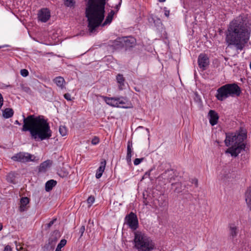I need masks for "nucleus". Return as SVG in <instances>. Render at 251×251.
Returning <instances> with one entry per match:
<instances>
[{
    "instance_id": "1",
    "label": "nucleus",
    "mask_w": 251,
    "mask_h": 251,
    "mask_svg": "<svg viewBox=\"0 0 251 251\" xmlns=\"http://www.w3.org/2000/svg\"><path fill=\"white\" fill-rule=\"evenodd\" d=\"M251 34L246 15H240L232 20L226 32V41L228 45L234 46L242 50L248 43Z\"/></svg>"
},
{
    "instance_id": "2",
    "label": "nucleus",
    "mask_w": 251,
    "mask_h": 251,
    "mask_svg": "<svg viewBox=\"0 0 251 251\" xmlns=\"http://www.w3.org/2000/svg\"><path fill=\"white\" fill-rule=\"evenodd\" d=\"M23 116L24 125L22 130L29 131L32 138L42 141L51 136L52 132L49 124L43 116L30 115L26 118L24 115Z\"/></svg>"
},
{
    "instance_id": "3",
    "label": "nucleus",
    "mask_w": 251,
    "mask_h": 251,
    "mask_svg": "<svg viewBox=\"0 0 251 251\" xmlns=\"http://www.w3.org/2000/svg\"><path fill=\"white\" fill-rule=\"evenodd\" d=\"M106 0H87L85 14L90 32L100 26L104 17Z\"/></svg>"
},
{
    "instance_id": "4",
    "label": "nucleus",
    "mask_w": 251,
    "mask_h": 251,
    "mask_svg": "<svg viewBox=\"0 0 251 251\" xmlns=\"http://www.w3.org/2000/svg\"><path fill=\"white\" fill-rule=\"evenodd\" d=\"M134 246L138 251H151L154 244L150 237L145 233L136 231L134 232Z\"/></svg>"
},
{
    "instance_id": "5",
    "label": "nucleus",
    "mask_w": 251,
    "mask_h": 251,
    "mask_svg": "<svg viewBox=\"0 0 251 251\" xmlns=\"http://www.w3.org/2000/svg\"><path fill=\"white\" fill-rule=\"evenodd\" d=\"M241 93V88L236 83L226 84L217 89L216 97L218 100L223 101L229 97H238Z\"/></svg>"
},
{
    "instance_id": "6",
    "label": "nucleus",
    "mask_w": 251,
    "mask_h": 251,
    "mask_svg": "<svg viewBox=\"0 0 251 251\" xmlns=\"http://www.w3.org/2000/svg\"><path fill=\"white\" fill-rule=\"evenodd\" d=\"M105 102L108 105L117 107L129 108L131 107V103L126 97H103Z\"/></svg>"
},
{
    "instance_id": "7",
    "label": "nucleus",
    "mask_w": 251,
    "mask_h": 251,
    "mask_svg": "<svg viewBox=\"0 0 251 251\" xmlns=\"http://www.w3.org/2000/svg\"><path fill=\"white\" fill-rule=\"evenodd\" d=\"M247 138L246 133L239 132L226 133L225 142L227 147L237 145L243 143Z\"/></svg>"
},
{
    "instance_id": "8",
    "label": "nucleus",
    "mask_w": 251,
    "mask_h": 251,
    "mask_svg": "<svg viewBox=\"0 0 251 251\" xmlns=\"http://www.w3.org/2000/svg\"><path fill=\"white\" fill-rule=\"evenodd\" d=\"M177 178L175 172L172 169L166 170L158 177V180L164 185L176 180Z\"/></svg>"
},
{
    "instance_id": "9",
    "label": "nucleus",
    "mask_w": 251,
    "mask_h": 251,
    "mask_svg": "<svg viewBox=\"0 0 251 251\" xmlns=\"http://www.w3.org/2000/svg\"><path fill=\"white\" fill-rule=\"evenodd\" d=\"M125 224L133 229L136 230L138 227V220L137 215L131 212L125 217Z\"/></svg>"
},
{
    "instance_id": "10",
    "label": "nucleus",
    "mask_w": 251,
    "mask_h": 251,
    "mask_svg": "<svg viewBox=\"0 0 251 251\" xmlns=\"http://www.w3.org/2000/svg\"><path fill=\"white\" fill-rule=\"evenodd\" d=\"M32 157L33 155L28 152H20L12 156L11 159L14 161L25 163L33 161Z\"/></svg>"
},
{
    "instance_id": "11",
    "label": "nucleus",
    "mask_w": 251,
    "mask_h": 251,
    "mask_svg": "<svg viewBox=\"0 0 251 251\" xmlns=\"http://www.w3.org/2000/svg\"><path fill=\"white\" fill-rule=\"evenodd\" d=\"M198 63L199 68L204 71L207 69L209 65V58L205 53H201L198 58Z\"/></svg>"
},
{
    "instance_id": "12",
    "label": "nucleus",
    "mask_w": 251,
    "mask_h": 251,
    "mask_svg": "<svg viewBox=\"0 0 251 251\" xmlns=\"http://www.w3.org/2000/svg\"><path fill=\"white\" fill-rule=\"evenodd\" d=\"M246 145L244 143L229 147L226 152L229 153L232 156H237L243 150H245Z\"/></svg>"
},
{
    "instance_id": "13",
    "label": "nucleus",
    "mask_w": 251,
    "mask_h": 251,
    "mask_svg": "<svg viewBox=\"0 0 251 251\" xmlns=\"http://www.w3.org/2000/svg\"><path fill=\"white\" fill-rule=\"evenodd\" d=\"M50 17V11L48 8H42L39 11L38 14V20L42 22H47Z\"/></svg>"
},
{
    "instance_id": "14",
    "label": "nucleus",
    "mask_w": 251,
    "mask_h": 251,
    "mask_svg": "<svg viewBox=\"0 0 251 251\" xmlns=\"http://www.w3.org/2000/svg\"><path fill=\"white\" fill-rule=\"evenodd\" d=\"M124 45L123 41L120 38L115 40L109 41L108 43V47L112 50L121 49Z\"/></svg>"
},
{
    "instance_id": "15",
    "label": "nucleus",
    "mask_w": 251,
    "mask_h": 251,
    "mask_svg": "<svg viewBox=\"0 0 251 251\" xmlns=\"http://www.w3.org/2000/svg\"><path fill=\"white\" fill-rule=\"evenodd\" d=\"M209 117V123L212 126L216 125L218 123L219 119V116L218 114L213 110H210L208 114Z\"/></svg>"
},
{
    "instance_id": "16",
    "label": "nucleus",
    "mask_w": 251,
    "mask_h": 251,
    "mask_svg": "<svg viewBox=\"0 0 251 251\" xmlns=\"http://www.w3.org/2000/svg\"><path fill=\"white\" fill-rule=\"evenodd\" d=\"M106 164V161L105 159H102L100 162V166L97 170L96 174V177L97 178H100L102 175L103 172L104 171L105 166Z\"/></svg>"
},
{
    "instance_id": "17",
    "label": "nucleus",
    "mask_w": 251,
    "mask_h": 251,
    "mask_svg": "<svg viewBox=\"0 0 251 251\" xmlns=\"http://www.w3.org/2000/svg\"><path fill=\"white\" fill-rule=\"evenodd\" d=\"M229 227V235L231 239L235 238L238 233V229L237 227L233 224H229L228 225Z\"/></svg>"
},
{
    "instance_id": "18",
    "label": "nucleus",
    "mask_w": 251,
    "mask_h": 251,
    "mask_svg": "<svg viewBox=\"0 0 251 251\" xmlns=\"http://www.w3.org/2000/svg\"><path fill=\"white\" fill-rule=\"evenodd\" d=\"M29 202V200L27 197H23L21 199L20 201V206L19 210L21 212H23L27 210V205Z\"/></svg>"
},
{
    "instance_id": "19",
    "label": "nucleus",
    "mask_w": 251,
    "mask_h": 251,
    "mask_svg": "<svg viewBox=\"0 0 251 251\" xmlns=\"http://www.w3.org/2000/svg\"><path fill=\"white\" fill-rule=\"evenodd\" d=\"M52 164V161L50 160H47L42 163L39 167V172H45L47 169L49 168Z\"/></svg>"
},
{
    "instance_id": "20",
    "label": "nucleus",
    "mask_w": 251,
    "mask_h": 251,
    "mask_svg": "<svg viewBox=\"0 0 251 251\" xmlns=\"http://www.w3.org/2000/svg\"><path fill=\"white\" fill-rule=\"evenodd\" d=\"M124 42L126 47H133L135 45L136 39L132 37L124 38Z\"/></svg>"
},
{
    "instance_id": "21",
    "label": "nucleus",
    "mask_w": 251,
    "mask_h": 251,
    "mask_svg": "<svg viewBox=\"0 0 251 251\" xmlns=\"http://www.w3.org/2000/svg\"><path fill=\"white\" fill-rule=\"evenodd\" d=\"M245 200L248 207L251 210V188H249L245 193Z\"/></svg>"
},
{
    "instance_id": "22",
    "label": "nucleus",
    "mask_w": 251,
    "mask_h": 251,
    "mask_svg": "<svg viewBox=\"0 0 251 251\" xmlns=\"http://www.w3.org/2000/svg\"><path fill=\"white\" fill-rule=\"evenodd\" d=\"M14 114V111L12 108H6L2 111V116L5 119L12 117Z\"/></svg>"
},
{
    "instance_id": "23",
    "label": "nucleus",
    "mask_w": 251,
    "mask_h": 251,
    "mask_svg": "<svg viewBox=\"0 0 251 251\" xmlns=\"http://www.w3.org/2000/svg\"><path fill=\"white\" fill-rule=\"evenodd\" d=\"M57 184L56 181L51 179L48 181L45 184V189L47 192H49L51 190L53 187H54Z\"/></svg>"
},
{
    "instance_id": "24",
    "label": "nucleus",
    "mask_w": 251,
    "mask_h": 251,
    "mask_svg": "<svg viewBox=\"0 0 251 251\" xmlns=\"http://www.w3.org/2000/svg\"><path fill=\"white\" fill-rule=\"evenodd\" d=\"M16 176V174L14 172H11L7 175L6 176V179L9 183L15 184Z\"/></svg>"
},
{
    "instance_id": "25",
    "label": "nucleus",
    "mask_w": 251,
    "mask_h": 251,
    "mask_svg": "<svg viewBox=\"0 0 251 251\" xmlns=\"http://www.w3.org/2000/svg\"><path fill=\"white\" fill-rule=\"evenodd\" d=\"M53 81L57 86L60 87L61 89L64 87L65 80L63 77L61 76H58L55 77Z\"/></svg>"
},
{
    "instance_id": "26",
    "label": "nucleus",
    "mask_w": 251,
    "mask_h": 251,
    "mask_svg": "<svg viewBox=\"0 0 251 251\" xmlns=\"http://www.w3.org/2000/svg\"><path fill=\"white\" fill-rule=\"evenodd\" d=\"M132 144L131 141H128L127 146V154H126V160L128 161H130L131 157L132 156Z\"/></svg>"
},
{
    "instance_id": "27",
    "label": "nucleus",
    "mask_w": 251,
    "mask_h": 251,
    "mask_svg": "<svg viewBox=\"0 0 251 251\" xmlns=\"http://www.w3.org/2000/svg\"><path fill=\"white\" fill-rule=\"evenodd\" d=\"M116 79L117 82L119 84V89L120 90L123 89V86H124V82L125 81L123 75L120 74H118L116 76Z\"/></svg>"
},
{
    "instance_id": "28",
    "label": "nucleus",
    "mask_w": 251,
    "mask_h": 251,
    "mask_svg": "<svg viewBox=\"0 0 251 251\" xmlns=\"http://www.w3.org/2000/svg\"><path fill=\"white\" fill-rule=\"evenodd\" d=\"M172 186L173 188L175 187L174 191L178 193L181 192L182 191V184L181 182H176L175 183H172Z\"/></svg>"
},
{
    "instance_id": "29",
    "label": "nucleus",
    "mask_w": 251,
    "mask_h": 251,
    "mask_svg": "<svg viewBox=\"0 0 251 251\" xmlns=\"http://www.w3.org/2000/svg\"><path fill=\"white\" fill-rule=\"evenodd\" d=\"M67 241L65 239H62L58 244L55 251H61V248L65 246Z\"/></svg>"
},
{
    "instance_id": "30",
    "label": "nucleus",
    "mask_w": 251,
    "mask_h": 251,
    "mask_svg": "<svg viewBox=\"0 0 251 251\" xmlns=\"http://www.w3.org/2000/svg\"><path fill=\"white\" fill-rule=\"evenodd\" d=\"M75 3V0H64V4L67 7H74Z\"/></svg>"
},
{
    "instance_id": "31",
    "label": "nucleus",
    "mask_w": 251,
    "mask_h": 251,
    "mask_svg": "<svg viewBox=\"0 0 251 251\" xmlns=\"http://www.w3.org/2000/svg\"><path fill=\"white\" fill-rule=\"evenodd\" d=\"M60 134L62 136H64L67 135V130L65 126H60L59 129Z\"/></svg>"
},
{
    "instance_id": "32",
    "label": "nucleus",
    "mask_w": 251,
    "mask_h": 251,
    "mask_svg": "<svg viewBox=\"0 0 251 251\" xmlns=\"http://www.w3.org/2000/svg\"><path fill=\"white\" fill-rule=\"evenodd\" d=\"M112 19H113L112 15L108 14V16H107L104 23L103 24V25H104L108 24L110 23L112 20Z\"/></svg>"
},
{
    "instance_id": "33",
    "label": "nucleus",
    "mask_w": 251,
    "mask_h": 251,
    "mask_svg": "<svg viewBox=\"0 0 251 251\" xmlns=\"http://www.w3.org/2000/svg\"><path fill=\"white\" fill-rule=\"evenodd\" d=\"M20 73L21 75L24 77L27 76L29 74L28 71L26 69H22L20 71Z\"/></svg>"
},
{
    "instance_id": "34",
    "label": "nucleus",
    "mask_w": 251,
    "mask_h": 251,
    "mask_svg": "<svg viewBox=\"0 0 251 251\" xmlns=\"http://www.w3.org/2000/svg\"><path fill=\"white\" fill-rule=\"evenodd\" d=\"M100 142L99 138L97 137H94L92 140L91 143L93 145H97Z\"/></svg>"
},
{
    "instance_id": "35",
    "label": "nucleus",
    "mask_w": 251,
    "mask_h": 251,
    "mask_svg": "<svg viewBox=\"0 0 251 251\" xmlns=\"http://www.w3.org/2000/svg\"><path fill=\"white\" fill-rule=\"evenodd\" d=\"M144 158H136L134 161V164L135 165H139L143 160Z\"/></svg>"
},
{
    "instance_id": "36",
    "label": "nucleus",
    "mask_w": 251,
    "mask_h": 251,
    "mask_svg": "<svg viewBox=\"0 0 251 251\" xmlns=\"http://www.w3.org/2000/svg\"><path fill=\"white\" fill-rule=\"evenodd\" d=\"M85 226H82L80 227V228L79 229V233L80 234V238H81L82 236V235L85 231Z\"/></svg>"
},
{
    "instance_id": "37",
    "label": "nucleus",
    "mask_w": 251,
    "mask_h": 251,
    "mask_svg": "<svg viewBox=\"0 0 251 251\" xmlns=\"http://www.w3.org/2000/svg\"><path fill=\"white\" fill-rule=\"evenodd\" d=\"M95 201V198L93 196L89 197L87 199V202L89 204H92Z\"/></svg>"
},
{
    "instance_id": "38",
    "label": "nucleus",
    "mask_w": 251,
    "mask_h": 251,
    "mask_svg": "<svg viewBox=\"0 0 251 251\" xmlns=\"http://www.w3.org/2000/svg\"><path fill=\"white\" fill-rule=\"evenodd\" d=\"M64 97L66 100H71V95L69 93L65 94Z\"/></svg>"
},
{
    "instance_id": "39",
    "label": "nucleus",
    "mask_w": 251,
    "mask_h": 251,
    "mask_svg": "<svg viewBox=\"0 0 251 251\" xmlns=\"http://www.w3.org/2000/svg\"><path fill=\"white\" fill-rule=\"evenodd\" d=\"M3 98L2 95L0 93V109H1L2 106L3 105Z\"/></svg>"
},
{
    "instance_id": "40",
    "label": "nucleus",
    "mask_w": 251,
    "mask_h": 251,
    "mask_svg": "<svg viewBox=\"0 0 251 251\" xmlns=\"http://www.w3.org/2000/svg\"><path fill=\"white\" fill-rule=\"evenodd\" d=\"M3 251H12V248L9 245H6Z\"/></svg>"
},
{
    "instance_id": "41",
    "label": "nucleus",
    "mask_w": 251,
    "mask_h": 251,
    "mask_svg": "<svg viewBox=\"0 0 251 251\" xmlns=\"http://www.w3.org/2000/svg\"><path fill=\"white\" fill-rule=\"evenodd\" d=\"M56 221V219H53L48 224V227H50L54 223V222Z\"/></svg>"
},
{
    "instance_id": "42",
    "label": "nucleus",
    "mask_w": 251,
    "mask_h": 251,
    "mask_svg": "<svg viewBox=\"0 0 251 251\" xmlns=\"http://www.w3.org/2000/svg\"><path fill=\"white\" fill-rule=\"evenodd\" d=\"M16 249L18 251H25L23 247L18 248V246H16Z\"/></svg>"
},
{
    "instance_id": "43",
    "label": "nucleus",
    "mask_w": 251,
    "mask_h": 251,
    "mask_svg": "<svg viewBox=\"0 0 251 251\" xmlns=\"http://www.w3.org/2000/svg\"><path fill=\"white\" fill-rule=\"evenodd\" d=\"M121 2H122V0H120V1L119 2V4H117L115 6V8L117 9V10L118 11L119 9V7L121 5Z\"/></svg>"
},
{
    "instance_id": "44",
    "label": "nucleus",
    "mask_w": 251,
    "mask_h": 251,
    "mask_svg": "<svg viewBox=\"0 0 251 251\" xmlns=\"http://www.w3.org/2000/svg\"><path fill=\"white\" fill-rule=\"evenodd\" d=\"M152 169H150L149 171L147 172L145 175L150 176L151 172L152 171Z\"/></svg>"
},
{
    "instance_id": "45",
    "label": "nucleus",
    "mask_w": 251,
    "mask_h": 251,
    "mask_svg": "<svg viewBox=\"0 0 251 251\" xmlns=\"http://www.w3.org/2000/svg\"><path fill=\"white\" fill-rule=\"evenodd\" d=\"M193 182L195 183V184L196 186V187L198 186V180L197 179H193Z\"/></svg>"
},
{
    "instance_id": "46",
    "label": "nucleus",
    "mask_w": 251,
    "mask_h": 251,
    "mask_svg": "<svg viewBox=\"0 0 251 251\" xmlns=\"http://www.w3.org/2000/svg\"><path fill=\"white\" fill-rule=\"evenodd\" d=\"M169 11L166 10L165 12V15L166 16L168 17L169 15Z\"/></svg>"
},
{
    "instance_id": "47",
    "label": "nucleus",
    "mask_w": 251,
    "mask_h": 251,
    "mask_svg": "<svg viewBox=\"0 0 251 251\" xmlns=\"http://www.w3.org/2000/svg\"><path fill=\"white\" fill-rule=\"evenodd\" d=\"M108 14L109 15H112V17L113 16L114 14V11L113 10H111V12H110V13H109Z\"/></svg>"
},
{
    "instance_id": "48",
    "label": "nucleus",
    "mask_w": 251,
    "mask_h": 251,
    "mask_svg": "<svg viewBox=\"0 0 251 251\" xmlns=\"http://www.w3.org/2000/svg\"><path fill=\"white\" fill-rule=\"evenodd\" d=\"M15 124L19 125H21V123L18 120L15 121Z\"/></svg>"
},
{
    "instance_id": "49",
    "label": "nucleus",
    "mask_w": 251,
    "mask_h": 251,
    "mask_svg": "<svg viewBox=\"0 0 251 251\" xmlns=\"http://www.w3.org/2000/svg\"><path fill=\"white\" fill-rule=\"evenodd\" d=\"M2 226L1 224H0V231L2 229Z\"/></svg>"
},
{
    "instance_id": "50",
    "label": "nucleus",
    "mask_w": 251,
    "mask_h": 251,
    "mask_svg": "<svg viewBox=\"0 0 251 251\" xmlns=\"http://www.w3.org/2000/svg\"><path fill=\"white\" fill-rule=\"evenodd\" d=\"M160 2H164L165 0H158Z\"/></svg>"
}]
</instances>
